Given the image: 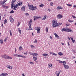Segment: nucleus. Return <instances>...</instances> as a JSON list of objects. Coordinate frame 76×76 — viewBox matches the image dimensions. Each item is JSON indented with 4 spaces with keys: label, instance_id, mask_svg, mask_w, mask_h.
I'll return each instance as SVG.
<instances>
[{
    "label": "nucleus",
    "instance_id": "ddd939ff",
    "mask_svg": "<svg viewBox=\"0 0 76 76\" xmlns=\"http://www.w3.org/2000/svg\"><path fill=\"white\" fill-rule=\"evenodd\" d=\"M34 18V20H37L38 19H39V18H41V17H36L35 16H34L33 17Z\"/></svg>",
    "mask_w": 76,
    "mask_h": 76
},
{
    "label": "nucleus",
    "instance_id": "b1692460",
    "mask_svg": "<svg viewBox=\"0 0 76 76\" xmlns=\"http://www.w3.org/2000/svg\"><path fill=\"white\" fill-rule=\"evenodd\" d=\"M58 54L59 56H62V55H63V54L62 53H61V52H59L58 53Z\"/></svg>",
    "mask_w": 76,
    "mask_h": 76
},
{
    "label": "nucleus",
    "instance_id": "3c124183",
    "mask_svg": "<svg viewBox=\"0 0 76 76\" xmlns=\"http://www.w3.org/2000/svg\"><path fill=\"white\" fill-rule=\"evenodd\" d=\"M19 25H20V23H19V22H18V24L17 26H19Z\"/></svg>",
    "mask_w": 76,
    "mask_h": 76
},
{
    "label": "nucleus",
    "instance_id": "4d7b16f0",
    "mask_svg": "<svg viewBox=\"0 0 76 76\" xmlns=\"http://www.w3.org/2000/svg\"><path fill=\"white\" fill-rule=\"evenodd\" d=\"M72 42H73V43H75V40L74 39V40H73L72 41Z\"/></svg>",
    "mask_w": 76,
    "mask_h": 76
},
{
    "label": "nucleus",
    "instance_id": "37998d69",
    "mask_svg": "<svg viewBox=\"0 0 76 76\" xmlns=\"http://www.w3.org/2000/svg\"><path fill=\"white\" fill-rule=\"evenodd\" d=\"M0 76H4V73L1 74Z\"/></svg>",
    "mask_w": 76,
    "mask_h": 76
},
{
    "label": "nucleus",
    "instance_id": "69168bd1",
    "mask_svg": "<svg viewBox=\"0 0 76 76\" xmlns=\"http://www.w3.org/2000/svg\"><path fill=\"white\" fill-rule=\"evenodd\" d=\"M15 52L16 53V48H15Z\"/></svg>",
    "mask_w": 76,
    "mask_h": 76
},
{
    "label": "nucleus",
    "instance_id": "864d4df0",
    "mask_svg": "<svg viewBox=\"0 0 76 76\" xmlns=\"http://www.w3.org/2000/svg\"><path fill=\"white\" fill-rule=\"evenodd\" d=\"M67 6H72V4H67Z\"/></svg>",
    "mask_w": 76,
    "mask_h": 76
},
{
    "label": "nucleus",
    "instance_id": "cd10ccee",
    "mask_svg": "<svg viewBox=\"0 0 76 76\" xmlns=\"http://www.w3.org/2000/svg\"><path fill=\"white\" fill-rule=\"evenodd\" d=\"M46 19V15H44L43 18L42 19V20H45Z\"/></svg>",
    "mask_w": 76,
    "mask_h": 76
},
{
    "label": "nucleus",
    "instance_id": "2f4dec72",
    "mask_svg": "<svg viewBox=\"0 0 76 76\" xmlns=\"http://www.w3.org/2000/svg\"><path fill=\"white\" fill-rule=\"evenodd\" d=\"M0 41L1 44H3V40L1 39L0 40Z\"/></svg>",
    "mask_w": 76,
    "mask_h": 76
},
{
    "label": "nucleus",
    "instance_id": "39448f33",
    "mask_svg": "<svg viewBox=\"0 0 76 76\" xmlns=\"http://www.w3.org/2000/svg\"><path fill=\"white\" fill-rule=\"evenodd\" d=\"M52 23L53 28H55L57 26H58V24L57 23V22L55 21V20H53L52 21Z\"/></svg>",
    "mask_w": 76,
    "mask_h": 76
},
{
    "label": "nucleus",
    "instance_id": "4c0bfd02",
    "mask_svg": "<svg viewBox=\"0 0 76 76\" xmlns=\"http://www.w3.org/2000/svg\"><path fill=\"white\" fill-rule=\"evenodd\" d=\"M56 9L57 10H60V7L58 6V7H57Z\"/></svg>",
    "mask_w": 76,
    "mask_h": 76
},
{
    "label": "nucleus",
    "instance_id": "4be33fe9",
    "mask_svg": "<svg viewBox=\"0 0 76 76\" xmlns=\"http://www.w3.org/2000/svg\"><path fill=\"white\" fill-rule=\"evenodd\" d=\"M48 67L50 68V67H52V64H48Z\"/></svg>",
    "mask_w": 76,
    "mask_h": 76
},
{
    "label": "nucleus",
    "instance_id": "c756f323",
    "mask_svg": "<svg viewBox=\"0 0 76 76\" xmlns=\"http://www.w3.org/2000/svg\"><path fill=\"white\" fill-rule=\"evenodd\" d=\"M38 42L37 41V40H36V39H35V40L34 41V43H36L37 44Z\"/></svg>",
    "mask_w": 76,
    "mask_h": 76
},
{
    "label": "nucleus",
    "instance_id": "423d86ee",
    "mask_svg": "<svg viewBox=\"0 0 76 76\" xmlns=\"http://www.w3.org/2000/svg\"><path fill=\"white\" fill-rule=\"evenodd\" d=\"M22 3H23L21 2L20 3H19L18 4H16L15 5V6L14 7V8H15L14 10H17V9H18V7H19V6L22 5Z\"/></svg>",
    "mask_w": 76,
    "mask_h": 76
},
{
    "label": "nucleus",
    "instance_id": "f03ea898",
    "mask_svg": "<svg viewBox=\"0 0 76 76\" xmlns=\"http://www.w3.org/2000/svg\"><path fill=\"white\" fill-rule=\"evenodd\" d=\"M61 31L62 32H64L65 31V32H73V30H71L69 28H66V29L65 28H64L63 29H62L61 30Z\"/></svg>",
    "mask_w": 76,
    "mask_h": 76
},
{
    "label": "nucleus",
    "instance_id": "20e7f679",
    "mask_svg": "<svg viewBox=\"0 0 76 76\" xmlns=\"http://www.w3.org/2000/svg\"><path fill=\"white\" fill-rule=\"evenodd\" d=\"M15 2H16V0H12V4L11 5V8L12 9H14V10L15 9V8L14 7H15V6H16V5L13 4L15 3Z\"/></svg>",
    "mask_w": 76,
    "mask_h": 76
},
{
    "label": "nucleus",
    "instance_id": "f704fd0d",
    "mask_svg": "<svg viewBox=\"0 0 76 76\" xmlns=\"http://www.w3.org/2000/svg\"><path fill=\"white\" fill-rule=\"evenodd\" d=\"M4 76H7L8 75V74L6 73H4Z\"/></svg>",
    "mask_w": 76,
    "mask_h": 76
},
{
    "label": "nucleus",
    "instance_id": "7c9ffc66",
    "mask_svg": "<svg viewBox=\"0 0 76 76\" xmlns=\"http://www.w3.org/2000/svg\"><path fill=\"white\" fill-rule=\"evenodd\" d=\"M31 47L32 48H35V46H34V45H31Z\"/></svg>",
    "mask_w": 76,
    "mask_h": 76
},
{
    "label": "nucleus",
    "instance_id": "13d9d810",
    "mask_svg": "<svg viewBox=\"0 0 76 76\" xmlns=\"http://www.w3.org/2000/svg\"><path fill=\"white\" fill-rule=\"evenodd\" d=\"M72 17L73 18H74V19H75V18H76V17L73 15H72Z\"/></svg>",
    "mask_w": 76,
    "mask_h": 76
},
{
    "label": "nucleus",
    "instance_id": "a19ab883",
    "mask_svg": "<svg viewBox=\"0 0 76 76\" xmlns=\"http://www.w3.org/2000/svg\"><path fill=\"white\" fill-rule=\"evenodd\" d=\"M14 13V11L13 10H12L10 12V13Z\"/></svg>",
    "mask_w": 76,
    "mask_h": 76
},
{
    "label": "nucleus",
    "instance_id": "a878e982",
    "mask_svg": "<svg viewBox=\"0 0 76 76\" xmlns=\"http://www.w3.org/2000/svg\"><path fill=\"white\" fill-rule=\"evenodd\" d=\"M44 6V4H43L42 3L41 4L39 5V7H43Z\"/></svg>",
    "mask_w": 76,
    "mask_h": 76
},
{
    "label": "nucleus",
    "instance_id": "4468645a",
    "mask_svg": "<svg viewBox=\"0 0 76 76\" xmlns=\"http://www.w3.org/2000/svg\"><path fill=\"white\" fill-rule=\"evenodd\" d=\"M64 66L65 69H68L69 68V66L68 65L64 64Z\"/></svg>",
    "mask_w": 76,
    "mask_h": 76
},
{
    "label": "nucleus",
    "instance_id": "6e6d98bb",
    "mask_svg": "<svg viewBox=\"0 0 76 76\" xmlns=\"http://www.w3.org/2000/svg\"><path fill=\"white\" fill-rule=\"evenodd\" d=\"M1 26H2V28H3V23H1Z\"/></svg>",
    "mask_w": 76,
    "mask_h": 76
},
{
    "label": "nucleus",
    "instance_id": "052dcab7",
    "mask_svg": "<svg viewBox=\"0 0 76 76\" xmlns=\"http://www.w3.org/2000/svg\"><path fill=\"white\" fill-rule=\"evenodd\" d=\"M50 54H53H53H54V53H53V52H50Z\"/></svg>",
    "mask_w": 76,
    "mask_h": 76
},
{
    "label": "nucleus",
    "instance_id": "774afa93",
    "mask_svg": "<svg viewBox=\"0 0 76 76\" xmlns=\"http://www.w3.org/2000/svg\"><path fill=\"white\" fill-rule=\"evenodd\" d=\"M22 76H25V74H23V73L22 74Z\"/></svg>",
    "mask_w": 76,
    "mask_h": 76
},
{
    "label": "nucleus",
    "instance_id": "338daca9",
    "mask_svg": "<svg viewBox=\"0 0 76 76\" xmlns=\"http://www.w3.org/2000/svg\"><path fill=\"white\" fill-rule=\"evenodd\" d=\"M74 7L76 8V5H74L73 6Z\"/></svg>",
    "mask_w": 76,
    "mask_h": 76
},
{
    "label": "nucleus",
    "instance_id": "6ab92c4d",
    "mask_svg": "<svg viewBox=\"0 0 76 76\" xmlns=\"http://www.w3.org/2000/svg\"><path fill=\"white\" fill-rule=\"evenodd\" d=\"M14 22V19H13V18H12L11 19H10V22L11 23H13Z\"/></svg>",
    "mask_w": 76,
    "mask_h": 76
},
{
    "label": "nucleus",
    "instance_id": "473e14b6",
    "mask_svg": "<svg viewBox=\"0 0 76 76\" xmlns=\"http://www.w3.org/2000/svg\"><path fill=\"white\" fill-rule=\"evenodd\" d=\"M68 22H73V20H71L70 19L68 20Z\"/></svg>",
    "mask_w": 76,
    "mask_h": 76
},
{
    "label": "nucleus",
    "instance_id": "603ef678",
    "mask_svg": "<svg viewBox=\"0 0 76 76\" xmlns=\"http://www.w3.org/2000/svg\"><path fill=\"white\" fill-rule=\"evenodd\" d=\"M24 54H25L26 55H27V52H24Z\"/></svg>",
    "mask_w": 76,
    "mask_h": 76
},
{
    "label": "nucleus",
    "instance_id": "e433bc0d",
    "mask_svg": "<svg viewBox=\"0 0 76 76\" xmlns=\"http://www.w3.org/2000/svg\"><path fill=\"white\" fill-rule=\"evenodd\" d=\"M62 63H63V65L64 66V64H65L66 63L65 61H63L62 62Z\"/></svg>",
    "mask_w": 76,
    "mask_h": 76
},
{
    "label": "nucleus",
    "instance_id": "9d476101",
    "mask_svg": "<svg viewBox=\"0 0 76 76\" xmlns=\"http://www.w3.org/2000/svg\"><path fill=\"white\" fill-rule=\"evenodd\" d=\"M57 19H61L63 18V15L61 14L58 15L57 16Z\"/></svg>",
    "mask_w": 76,
    "mask_h": 76
},
{
    "label": "nucleus",
    "instance_id": "de8ad7c7",
    "mask_svg": "<svg viewBox=\"0 0 76 76\" xmlns=\"http://www.w3.org/2000/svg\"><path fill=\"white\" fill-rule=\"evenodd\" d=\"M50 5H51V6H53V3L51 2L50 4Z\"/></svg>",
    "mask_w": 76,
    "mask_h": 76
},
{
    "label": "nucleus",
    "instance_id": "1a4fd4ad",
    "mask_svg": "<svg viewBox=\"0 0 76 76\" xmlns=\"http://www.w3.org/2000/svg\"><path fill=\"white\" fill-rule=\"evenodd\" d=\"M32 19H31L30 21L28 22V26L29 28H32V24L31 23H32Z\"/></svg>",
    "mask_w": 76,
    "mask_h": 76
},
{
    "label": "nucleus",
    "instance_id": "c03bdc74",
    "mask_svg": "<svg viewBox=\"0 0 76 76\" xmlns=\"http://www.w3.org/2000/svg\"><path fill=\"white\" fill-rule=\"evenodd\" d=\"M12 15L10 16V17H9V19H10H10H12Z\"/></svg>",
    "mask_w": 76,
    "mask_h": 76
},
{
    "label": "nucleus",
    "instance_id": "aec40b11",
    "mask_svg": "<svg viewBox=\"0 0 76 76\" xmlns=\"http://www.w3.org/2000/svg\"><path fill=\"white\" fill-rule=\"evenodd\" d=\"M54 34L55 35L56 37H57V38H58L59 39V38H60V37H59V36H58V35H57V34H56V33H54Z\"/></svg>",
    "mask_w": 76,
    "mask_h": 76
},
{
    "label": "nucleus",
    "instance_id": "f257e3e1",
    "mask_svg": "<svg viewBox=\"0 0 76 76\" xmlns=\"http://www.w3.org/2000/svg\"><path fill=\"white\" fill-rule=\"evenodd\" d=\"M1 57L3 58H4L5 59H10V60H11L12 59V57H10L8 56L6 54H4Z\"/></svg>",
    "mask_w": 76,
    "mask_h": 76
},
{
    "label": "nucleus",
    "instance_id": "e2e57ef3",
    "mask_svg": "<svg viewBox=\"0 0 76 76\" xmlns=\"http://www.w3.org/2000/svg\"><path fill=\"white\" fill-rule=\"evenodd\" d=\"M53 55H54V56H57V54L53 53Z\"/></svg>",
    "mask_w": 76,
    "mask_h": 76
},
{
    "label": "nucleus",
    "instance_id": "79ce46f5",
    "mask_svg": "<svg viewBox=\"0 0 76 76\" xmlns=\"http://www.w3.org/2000/svg\"><path fill=\"white\" fill-rule=\"evenodd\" d=\"M7 37H6L5 39H4V42H6V40H7Z\"/></svg>",
    "mask_w": 76,
    "mask_h": 76
},
{
    "label": "nucleus",
    "instance_id": "7ed1b4c3",
    "mask_svg": "<svg viewBox=\"0 0 76 76\" xmlns=\"http://www.w3.org/2000/svg\"><path fill=\"white\" fill-rule=\"evenodd\" d=\"M29 9L31 10H35L36 9H37V8L36 7H34L33 5H28Z\"/></svg>",
    "mask_w": 76,
    "mask_h": 76
},
{
    "label": "nucleus",
    "instance_id": "72a5a7b5",
    "mask_svg": "<svg viewBox=\"0 0 76 76\" xmlns=\"http://www.w3.org/2000/svg\"><path fill=\"white\" fill-rule=\"evenodd\" d=\"M62 25V23H58V26H60V25Z\"/></svg>",
    "mask_w": 76,
    "mask_h": 76
},
{
    "label": "nucleus",
    "instance_id": "bf43d9fd",
    "mask_svg": "<svg viewBox=\"0 0 76 76\" xmlns=\"http://www.w3.org/2000/svg\"><path fill=\"white\" fill-rule=\"evenodd\" d=\"M59 63H63V61H59Z\"/></svg>",
    "mask_w": 76,
    "mask_h": 76
},
{
    "label": "nucleus",
    "instance_id": "c9c22d12",
    "mask_svg": "<svg viewBox=\"0 0 76 76\" xmlns=\"http://www.w3.org/2000/svg\"><path fill=\"white\" fill-rule=\"evenodd\" d=\"M0 4H2V5L4 4L3 1H0Z\"/></svg>",
    "mask_w": 76,
    "mask_h": 76
},
{
    "label": "nucleus",
    "instance_id": "5fc2aeb1",
    "mask_svg": "<svg viewBox=\"0 0 76 76\" xmlns=\"http://www.w3.org/2000/svg\"><path fill=\"white\" fill-rule=\"evenodd\" d=\"M1 13H0V22L1 20Z\"/></svg>",
    "mask_w": 76,
    "mask_h": 76
},
{
    "label": "nucleus",
    "instance_id": "412c9836",
    "mask_svg": "<svg viewBox=\"0 0 76 76\" xmlns=\"http://www.w3.org/2000/svg\"><path fill=\"white\" fill-rule=\"evenodd\" d=\"M23 50V48H22V46H20L19 48V50L21 51V50Z\"/></svg>",
    "mask_w": 76,
    "mask_h": 76
},
{
    "label": "nucleus",
    "instance_id": "f8f14e48",
    "mask_svg": "<svg viewBox=\"0 0 76 76\" xmlns=\"http://www.w3.org/2000/svg\"><path fill=\"white\" fill-rule=\"evenodd\" d=\"M33 58L34 60V61H35L36 62V63H38V61H37V59H38V58L37 57H33Z\"/></svg>",
    "mask_w": 76,
    "mask_h": 76
},
{
    "label": "nucleus",
    "instance_id": "49530a36",
    "mask_svg": "<svg viewBox=\"0 0 76 76\" xmlns=\"http://www.w3.org/2000/svg\"><path fill=\"white\" fill-rule=\"evenodd\" d=\"M70 26V24H66V26Z\"/></svg>",
    "mask_w": 76,
    "mask_h": 76
},
{
    "label": "nucleus",
    "instance_id": "9b49d317",
    "mask_svg": "<svg viewBox=\"0 0 76 76\" xmlns=\"http://www.w3.org/2000/svg\"><path fill=\"white\" fill-rule=\"evenodd\" d=\"M36 30H37V33L38 34V33H40L41 31H40V28L39 27H37V28H35Z\"/></svg>",
    "mask_w": 76,
    "mask_h": 76
},
{
    "label": "nucleus",
    "instance_id": "dca6fc26",
    "mask_svg": "<svg viewBox=\"0 0 76 76\" xmlns=\"http://www.w3.org/2000/svg\"><path fill=\"white\" fill-rule=\"evenodd\" d=\"M7 68H8L9 69H13V67H12L11 66H9V65H7Z\"/></svg>",
    "mask_w": 76,
    "mask_h": 76
},
{
    "label": "nucleus",
    "instance_id": "f3484780",
    "mask_svg": "<svg viewBox=\"0 0 76 76\" xmlns=\"http://www.w3.org/2000/svg\"><path fill=\"white\" fill-rule=\"evenodd\" d=\"M60 72H58L57 71H56V72H55V73L56 75H57V76H60Z\"/></svg>",
    "mask_w": 76,
    "mask_h": 76
},
{
    "label": "nucleus",
    "instance_id": "0e129e2a",
    "mask_svg": "<svg viewBox=\"0 0 76 76\" xmlns=\"http://www.w3.org/2000/svg\"><path fill=\"white\" fill-rule=\"evenodd\" d=\"M70 38H71V40H72V41H73V39L72 37H70Z\"/></svg>",
    "mask_w": 76,
    "mask_h": 76
},
{
    "label": "nucleus",
    "instance_id": "8fccbe9b",
    "mask_svg": "<svg viewBox=\"0 0 76 76\" xmlns=\"http://www.w3.org/2000/svg\"><path fill=\"white\" fill-rule=\"evenodd\" d=\"M25 15H26V16H29V14L28 13H26L25 14Z\"/></svg>",
    "mask_w": 76,
    "mask_h": 76
},
{
    "label": "nucleus",
    "instance_id": "c85d7f7f",
    "mask_svg": "<svg viewBox=\"0 0 76 76\" xmlns=\"http://www.w3.org/2000/svg\"><path fill=\"white\" fill-rule=\"evenodd\" d=\"M48 32V28H46V32L47 33Z\"/></svg>",
    "mask_w": 76,
    "mask_h": 76
},
{
    "label": "nucleus",
    "instance_id": "58836bf2",
    "mask_svg": "<svg viewBox=\"0 0 76 76\" xmlns=\"http://www.w3.org/2000/svg\"><path fill=\"white\" fill-rule=\"evenodd\" d=\"M29 53L30 54V55H31L32 56H33L34 55V53H32L29 52Z\"/></svg>",
    "mask_w": 76,
    "mask_h": 76
},
{
    "label": "nucleus",
    "instance_id": "0eeeda50",
    "mask_svg": "<svg viewBox=\"0 0 76 76\" xmlns=\"http://www.w3.org/2000/svg\"><path fill=\"white\" fill-rule=\"evenodd\" d=\"M14 56H15V57H22V58H26V57L25 56L20 55H18L16 54H14Z\"/></svg>",
    "mask_w": 76,
    "mask_h": 76
},
{
    "label": "nucleus",
    "instance_id": "bb28decb",
    "mask_svg": "<svg viewBox=\"0 0 76 76\" xmlns=\"http://www.w3.org/2000/svg\"><path fill=\"white\" fill-rule=\"evenodd\" d=\"M38 54L34 53L33 55V56H35L36 57V56H38Z\"/></svg>",
    "mask_w": 76,
    "mask_h": 76
},
{
    "label": "nucleus",
    "instance_id": "680f3d73",
    "mask_svg": "<svg viewBox=\"0 0 76 76\" xmlns=\"http://www.w3.org/2000/svg\"><path fill=\"white\" fill-rule=\"evenodd\" d=\"M50 39H53V38H52V37H51V36H50Z\"/></svg>",
    "mask_w": 76,
    "mask_h": 76
},
{
    "label": "nucleus",
    "instance_id": "ea45409f",
    "mask_svg": "<svg viewBox=\"0 0 76 76\" xmlns=\"http://www.w3.org/2000/svg\"><path fill=\"white\" fill-rule=\"evenodd\" d=\"M10 35H11V36H12V31H11V30H10Z\"/></svg>",
    "mask_w": 76,
    "mask_h": 76
},
{
    "label": "nucleus",
    "instance_id": "a18cd8bd",
    "mask_svg": "<svg viewBox=\"0 0 76 76\" xmlns=\"http://www.w3.org/2000/svg\"><path fill=\"white\" fill-rule=\"evenodd\" d=\"M29 63H30V64H34V63L30 61Z\"/></svg>",
    "mask_w": 76,
    "mask_h": 76
},
{
    "label": "nucleus",
    "instance_id": "2eb2a0df",
    "mask_svg": "<svg viewBox=\"0 0 76 76\" xmlns=\"http://www.w3.org/2000/svg\"><path fill=\"white\" fill-rule=\"evenodd\" d=\"M21 10L22 11H25V6H23L21 8Z\"/></svg>",
    "mask_w": 76,
    "mask_h": 76
},
{
    "label": "nucleus",
    "instance_id": "09e8293b",
    "mask_svg": "<svg viewBox=\"0 0 76 76\" xmlns=\"http://www.w3.org/2000/svg\"><path fill=\"white\" fill-rule=\"evenodd\" d=\"M2 1L3 2V3L4 4V3H6L7 1H6L4 0L3 1Z\"/></svg>",
    "mask_w": 76,
    "mask_h": 76
},
{
    "label": "nucleus",
    "instance_id": "6e6552de",
    "mask_svg": "<svg viewBox=\"0 0 76 76\" xmlns=\"http://www.w3.org/2000/svg\"><path fill=\"white\" fill-rule=\"evenodd\" d=\"M1 7H2L4 8V9H8V8H9V6H6V4H2V5Z\"/></svg>",
    "mask_w": 76,
    "mask_h": 76
},
{
    "label": "nucleus",
    "instance_id": "393cba45",
    "mask_svg": "<svg viewBox=\"0 0 76 76\" xmlns=\"http://www.w3.org/2000/svg\"><path fill=\"white\" fill-rule=\"evenodd\" d=\"M7 20L5 19L4 21V24H6V23H7Z\"/></svg>",
    "mask_w": 76,
    "mask_h": 76
},
{
    "label": "nucleus",
    "instance_id": "a211bd4d",
    "mask_svg": "<svg viewBox=\"0 0 76 76\" xmlns=\"http://www.w3.org/2000/svg\"><path fill=\"white\" fill-rule=\"evenodd\" d=\"M49 55H48V54H47V53H44L43 54V57H45V56H48Z\"/></svg>",
    "mask_w": 76,
    "mask_h": 76
},
{
    "label": "nucleus",
    "instance_id": "5701e85b",
    "mask_svg": "<svg viewBox=\"0 0 76 76\" xmlns=\"http://www.w3.org/2000/svg\"><path fill=\"white\" fill-rule=\"evenodd\" d=\"M20 28H18V32H19L20 34H21V30H20Z\"/></svg>",
    "mask_w": 76,
    "mask_h": 76
}]
</instances>
